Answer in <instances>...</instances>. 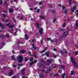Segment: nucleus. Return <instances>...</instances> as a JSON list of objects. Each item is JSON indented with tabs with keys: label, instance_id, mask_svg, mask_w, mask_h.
Instances as JSON below:
<instances>
[{
	"label": "nucleus",
	"instance_id": "69168bd1",
	"mask_svg": "<svg viewBox=\"0 0 78 78\" xmlns=\"http://www.w3.org/2000/svg\"><path fill=\"white\" fill-rule=\"evenodd\" d=\"M61 6V5L60 4H58V6Z\"/></svg>",
	"mask_w": 78,
	"mask_h": 78
},
{
	"label": "nucleus",
	"instance_id": "473e14b6",
	"mask_svg": "<svg viewBox=\"0 0 78 78\" xmlns=\"http://www.w3.org/2000/svg\"><path fill=\"white\" fill-rule=\"evenodd\" d=\"M33 59V57H32V58H31L30 59V61H32Z\"/></svg>",
	"mask_w": 78,
	"mask_h": 78
},
{
	"label": "nucleus",
	"instance_id": "bf43d9fd",
	"mask_svg": "<svg viewBox=\"0 0 78 78\" xmlns=\"http://www.w3.org/2000/svg\"><path fill=\"white\" fill-rule=\"evenodd\" d=\"M48 70L49 71H51V70H52V69H49Z\"/></svg>",
	"mask_w": 78,
	"mask_h": 78
},
{
	"label": "nucleus",
	"instance_id": "2f4dec72",
	"mask_svg": "<svg viewBox=\"0 0 78 78\" xmlns=\"http://www.w3.org/2000/svg\"><path fill=\"white\" fill-rule=\"evenodd\" d=\"M34 63V62H31L30 63V66H31V65H32V64H33Z\"/></svg>",
	"mask_w": 78,
	"mask_h": 78
},
{
	"label": "nucleus",
	"instance_id": "1a4fd4ad",
	"mask_svg": "<svg viewBox=\"0 0 78 78\" xmlns=\"http://www.w3.org/2000/svg\"><path fill=\"white\" fill-rule=\"evenodd\" d=\"M2 22H4L7 23L8 22V20H4V19L3 18H2Z\"/></svg>",
	"mask_w": 78,
	"mask_h": 78
},
{
	"label": "nucleus",
	"instance_id": "4c0bfd02",
	"mask_svg": "<svg viewBox=\"0 0 78 78\" xmlns=\"http://www.w3.org/2000/svg\"><path fill=\"white\" fill-rule=\"evenodd\" d=\"M39 11H40V9H38L37 11V12H39Z\"/></svg>",
	"mask_w": 78,
	"mask_h": 78
},
{
	"label": "nucleus",
	"instance_id": "f03ea898",
	"mask_svg": "<svg viewBox=\"0 0 78 78\" xmlns=\"http://www.w3.org/2000/svg\"><path fill=\"white\" fill-rule=\"evenodd\" d=\"M17 59L18 60L19 62H22L23 60V57L22 56H18L17 58Z\"/></svg>",
	"mask_w": 78,
	"mask_h": 78
},
{
	"label": "nucleus",
	"instance_id": "37998d69",
	"mask_svg": "<svg viewBox=\"0 0 78 78\" xmlns=\"http://www.w3.org/2000/svg\"><path fill=\"white\" fill-rule=\"evenodd\" d=\"M2 45H3V46L4 45H5V42H3L2 43Z\"/></svg>",
	"mask_w": 78,
	"mask_h": 78
},
{
	"label": "nucleus",
	"instance_id": "4be33fe9",
	"mask_svg": "<svg viewBox=\"0 0 78 78\" xmlns=\"http://www.w3.org/2000/svg\"><path fill=\"white\" fill-rule=\"evenodd\" d=\"M47 50V48H45L44 49L43 51L41 52V53H44V52L45 50Z\"/></svg>",
	"mask_w": 78,
	"mask_h": 78
},
{
	"label": "nucleus",
	"instance_id": "aec40b11",
	"mask_svg": "<svg viewBox=\"0 0 78 78\" xmlns=\"http://www.w3.org/2000/svg\"><path fill=\"white\" fill-rule=\"evenodd\" d=\"M51 12H52V13H53L54 14L56 13V11H55L54 10H52Z\"/></svg>",
	"mask_w": 78,
	"mask_h": 78
},
{
	"label": "nucleus",
	"instance_id": "09e8293b",
	"mask_svg": "<svg viewBox=\"0 0 78 78\" xmlns=\"http://www.w3.org/2000/svg\"><path fill=\"white\" fill-rule=\"evenodd\" d=\"M34 62L35 63H36V62H37V60H34Z\"/></svg>",
	"mask_w": 78,
	"mask_h": 78
},
{
	"label": "nucleus",
	"instance_id": "7ed1b4c3",
	"mask_svg": "<svg viewBox=\"0 0 78 78\" xmlns=\"http://www.w3.org/2000/svg\"><path fill=\"white\" fill-rule=\"evenodd\" d=\"M68 35V32L67 31H66L63 34V37H66V36H67Z\"/></svg>",
	"mask_w": 78,
	"mask_h": 78
},
{
	"label": "nucleus",
	"instance_id": "a878e982",
	"mask_svg": "<svg viewBox=\"0 0 78 78\" xmlns=\"http://www.w3.org/2000/svg\"><path fill=\"white\" fill-rule=\"evenodd\" d=\"M5 36L6 37H9V34H6Z\"/></svg>",
	"mask_w": 78,
	"mask_h": 78
},
{
	"label": "nucleus",
	"instance_id": "c756f323",
	"mask_svg": "<svg viewBox=\"0 0 78 78\" xmlns=\"http://www.w3.org/2000/svg\"><path fill=\"white\" fill-rule=\"evenodd\" d=\"M62 9H66V7H65V6H63L62 7Z\"/></svg>",
	"mask_w": 78,
	"mask_h": 78
},
{
	"label": "nucleus",
	"instance_id": "c9c22d12",
	"mask_svg": "<svg viewBox=\"0 0 78 78\" xmlns=\"http://www.w3.org/2000/svg\"><path fill=\"white\" fill-rule=\"evenodd\" d=\"M57 56H58V55H55L54 56V57L55 58H56V57H57Z\"/></svg>",
	"mask_w": 78,
	"mask_h": 78
},
{
	"label": "nucleus",
	"instance_id": "b1692460",
	"mask_svg": "<svg viewBox=\"0 0 78 78\" xmlns=\"http://www.w3.org/2000/svg\"><path fill=\"white\" fill-rule=\"evenodd\" d=\"M42 1H41L40 2H39V5H42Z\"/></svg>",
	"mask_w": 78,
	"mask_h": 78
},
{
	"label": "nucleus",
	"instance_id": "6e6d98bb",
	"mask_svg": "<svg viewBox=\"0 0 78 78\" xmlns=\"http://www.w3.org/2000/svg\"><path fill=\"white\" fill-rule=\"evenodd\" d=\"M34 58H35V59H36V55H34Z\"/></svg>",
	"mask_w": 78,
	"mask_h": 78
},
{
	"label": "nucleus",
	"instance_id": "a18cd8bd",
	"mask_svg": "<svg viewBox=\"0 0 78 78\" xmlns=\"http://www.w3.org/2000/svg\"><path fill=\"white\" fill-rule=\"evenodd\" d=\"M67 10H65V14H66V13H67Z\"/></svg>",
	"mask_w": 78,
	"mask_h": 78
},
{
	"label": "nucleus",
	"instance_id": "49530a36",
	"mask_svg": "<svg viewBox=\"0 0 78 78\" xmlns=\"http://www.w3.org/2000/svg\"><path fill=\"white\" fill-rule=\"evenodd\" d=\"M53 50H54V51H57V49L56 48H54L53 49Z\"/></svg>",
	"mask_w": 78,
	"mask_h": 78
},
{
	"label": "nucleus",
	"instance_id": "f3484780",
	"mask_svg": "<svg viewBox=\"0 0 78 78\" xmlns=\"http://www.w3.org/2000/svg\"><path fill=\"white\" fill-rule=\"evenodd\" d=\"M14 26L13 25H10L9 26L10 28H14Z\"/></svg>",
	"mask_w": 78,
	"mask_h": 78
},
{
	"label": "nucleus",
	"instance_id": "9d476101",
	"mask_svg": "<svg viewBox=\"0 0 78 78\" xmlns=\"http://www.w3.org/2000/svg\"><path fill=\"white\" fill-rule=\"evenodd\" d=\"M25 69H23L22 70V73L23 75H24L25 74Z\"/></svg>",
	"mask_w": 78,
	"mask_h": 78
},
{
	"label": "nucleus",
	"instance_id": "72a5a7b5",
	"mask_svg": "<svg viewBox=\"0 0 78 78\" xmlns=\"http://www.w3.org/2000/svg\"><path fill=\"white\" fill-rule=\"evenodd\" d=\"M47 40L48 41H51V38H47Z\"/></svg>",
	"mask_w": 78,
	"mask_h": 78
},
{
	"label": "nucleus",
	"instance_id": "58836bf2",
	"mask_svg": "<svg viewBox=\"0 0 78 78\" xmlns=\"http://www.w3.org/2000/svg\"><path fill=\"white\" fill-rule=\"evenodd\" d=\"M58 72L59 73H61V72H62V71H61V70H59L58 71Z\"/></svg>",
	"mask_w": 78,
	"mask_h": 78
},
{
	"label": "nucleus",
	"instance_id": "4468645a",
	"mask_svg": "<svg viewBox=\"0 0 78 78\" xmlns=\"http://www.w3.org/2000/svg\"><path fill=\"white\" fill-rule=\"evenodd\" d=\"M25 39L26 40H27V39H28V35L25 34Z\"/></svg>",
	"mask_w": 78,
	"mask_h": 78
},
{
	"label": "nucleus",
	"instance_id": "f704fd0d",
	"mask_svg": "<svg viewBox=\"0 0 78 78\" xmlns=\"http://www.w3.org/2000/svg\"><path fill=\"white\" fill-rule=\"evenodd\" d=\"M75 54L76 55H78V51H76Z\"/></svg>",
	"mask_w": 78,
	"mask_h": 78
},
{
	"label": "nucleus",
	"instance_id": "cd10ccee",
	"mask_svg": "<svg viewBox=\"0 0 78 78\" xmlns=\"http://www.w3.org/2000/svg\"><path fill=\"white\" fill-rule=\"evenodd\" d=\"M69 5H70L71 4V1L70 0H69Z\"/></svg>",
	"mask_w": 78,
	"mask_h": 78
},
{
	"label": "nucleus",
	"instance_id": "8fccbe9b",
	"mask_svg": "<svg viewBox=\"0 0 78 78\" xmlns=\"http://www.w3.org/2000/svg\"><path fill=\"white\" fill-rule=\"evenodd\" d=\"M56 67H57V66H54L53 67V69H55V68H56Z\"/></svg>",
	"mask_w": 78,
	"mask_h": 78
},
{
	"label": "nucleus",
	"instance_id": "393cba45",
	"mask_svg": "<svg viewBox=\"0 0 78 78\" xmlns=\"http://www.w3.org/2000/svg\"><path fill=\"white\" fill-rule=\"evenodd\" d=\"M32 47L34 48V49H36V47L34 46V44H32Z\"/></svg>",
	"mask_w": 78,
	"mask_h": 78
},
{
	"label": "nucleus",
	"instance_id": "5fc2aeb1",
	"mask_svg": "<svg viewBox=\"0 0 78 78\" xmlns=\"http://www.w3.org/2000/svg\"><path fill=\"white\" fill-rule=\"evenodd\" d=\"M37 7H35V8H34V10H35V11H36V9H37Z\"/></svg>",
	"mask_w": 78,
	"mask_h": 78
},
{
	"label": "nucleus",
	"instance_id": "774afa93",
	"mask_svg": "<svg viewBox=\"0 0 78 78\" xmlns=\"http://www.w3.org/2000/svg\"><path fill=\"white\" fill-rule=\"evenodd\" d=\"M45 73H48V71H46L45 72Z\"/></svg>",
	"mask_w": 78,
	"mask_h": 78
},
{
	"label": "nucleus",
	"instance_id": "6ab92c4d",
	"mask_svg": "<svg viewBox=\"0 0 78 78\" xmlns=\"http://www.w3.org/2000/svg\"><path fill=\"white\" fill-rule=\"evenodd\" d=\"M37 28H39V23H37Z\"/></svg>",
	"mask_w": 78,
	"mask_h": 78
},
{
	"label": "nucleus",
	"instance_id": "ddd939ff",
	"mask_svg": "<svg viewBox=\"0 0 78 78\" xmlns=\"http://www.w3.org/2000/svg\"><path fill=\"white\" fill-rule=\"evenodd\" d=\"M22 66V64H19L18 66L17 67V69H20V66Z\"/></svg>",
	"mask_w": 78,
	"mask_h": 78
},
{
	"label": "nucleus",
	"instance_id": "5701e85b",
	"mask_svg": "<svg viewBox=\"0 0 78 78\" xmlns=\"http://www.w3.org/2000/svg\"><path fill=\"white\" fill-rule=\"evenodd\" d=\"M3 4V1L2 0H0V5H1Z\"/></svg>",
	"mask_w": 78,
	"mask_h": 78
},
{
	"label": "nucleus",
	"instance_id": "c03bdc74",
	"mask_svg": "<svg viewBox=\"0 0 78 78\" xmlns=\"http://www.w3.org/2000/svg\"><path fill=\"white\" fill-rule=\"evenodd\" d=\"M2 15L4 17V18H5V14H3Z\"/></svg>",
	"mask_w": 78,
	"mask_h": 78
},
{
	"label": "nucleus",
	"instance_id": "603ef678",
	"mask_svg": "<svg viewBox=\"0 0 78 78\" xmlns=\"http://www.w3.org/2000/svg\"><path fill=\"white\" fill-rule=\"evenodd\" d=\"M51 42L53 43V40H50Z\"/></svg>",
	"mask_w": 78,
	"mask_h": 78
},
{
	"label": "nucleus",
	"instance_id": "39448f33",
	"mask_svg": "<svg viewBox=\"0 0 78 78\" xmlns=\"http://www.w3.org/2000/svg\"><path fill=\"white\" fill-rule=\"evenodd\" d=\"M76 7L75 6H74L73 7V9H71V11L72 12H74V11H75V10H76Z\"/></svg>",
	"mask_w": 78,
	"mask_h": 78
},
{
	"label": "nucleus",
	"instance_id": "13d9d810",
	"mask_svg": "<svg viewBox=\"0 0 78 78\" xmlns=\"http://www.w3.org/2000/svg\"><path fill=\"white\" fill-rule=\"evenodd\" d=\"M58 41V39H57L55 40V42H57Z\"/></svg>",
	"mask_w": 78,
	"mask_h": 78
},
{
	"label": "nucleus",
	"instance_id": "ea45409f",
	"mask_svg": "<svg viewBox=\"0 0 78 78\" xmlns=\"http://www.w3.org/2000/svg\"><path fill=\"white\" fill-rule=\"evenodd\" d=\"M12 66H13V67H16V65H12Z\"/></svg>",
	"mask_w": 78,
	"mask_h": 78
},
{
	"label": "nucleus",
	"instance_id": "423d86ee",
	"mask_svg": "<svg viewBox=\"0 0 78 78\" xmlns=\"http://www.w3.org/2000/svg\"><path fill=\"white\" fill-rule=\"evenodd\" d=\"M75 25H76V27L75 28L76 29V28L78 27V20L76 22Z\"/></svg>",
	"mask_w": 78,
	"mask_h": 78
},
{
	"label": "nucleus",
	"instance_id": "0eeeda50",
	"mask_svg": "<svg viewBox=\"0 0 78 78\" xmlns=\"http://www.w3.org/2000/svg\"><path fill=\"white\" fill-rule=\"evenodd\" d=\"M9 75H13V72L12 70H10L9 72Z\"/></svg>",
	"mask_w": 78,
	"mask_h": 78
},
{
	"label": "nucleus",
	"instance_id": "e2e57ef3",
	"mask_svg": "<svg viewBox=\"0 0 78 78\" xmlns=\"http://www.w3.org/2000/svg\"><path fill=\"white\" fill-rule=\"evenodd\" d=\"M15 34H17V31H16L14 33Z\"/></svg>",
	"mask_w": 78,
	"mask_h": 78
},
{
	"label": "nucleus",
	"instance_id": "dca6fc26",
	"mask_svg": "<svg viewBox=\"0 0 78 78\" xmlns=\"http://www.w3.org/2000/svg\"><path fill=\"white\" fill-rule=\"evenodd\" d=\"M0 27H1L2 29H3V25L2 24V23H0Z\"/></svg>",
	"mask_w": 78,
	"mask_h": 78
},
{
	"label": "nucleus",
	"instance_id": "f257e3e1",
	"mask_svg": "<svg viewBox=\"0 0 78 78\" xmlns=\"http://www.w3.org/2000/svg\"><path fill=\"white\" fill-rule=\"evenodd\" d=\"M71 61H72L73 65L75 66L76 68H78V65L77 64H76V62H75V61L74 59V58L73 57H71Z\"/></svg>",
	"mask_w": 78,
	"mask_h": 78
},
{
	"label": "nucleus",
	"instance_id": "412c9836",
	"mask_svg": "<svg viewBox=\"0 0 78 78\" xmlns=\"http://www.w3.org/2000/svg\"><path fill=\"white\" fill-rule=\"evenodd\" d=\"M74 74V72L73 71H72L71 72V74L72 75H73V74Z\"/></svg>",
	"mask_w": 78,
	"mask_h": 78
},
{
	"label": "nucleus",
	"instance_id": "e433bc0d",
	"mask_svg": "<svg viewBox=\"0 0 78 78\" xmlns=\"http://www.w3.org/2000/svg\"><path fill=\"white\" fill-rule=\"evenodd\" d=\"M66 26V23H64L63 24V27H65Z\"/></svg>",
	"mask_w": 78,
	"mask_h": 78
},
{
	"label": "nucleus",
	"instance_id": "4d7b16f0",
	"mask_svg": "<svg viewBox=\"0 0 78 78\" xmlns=\"http://www.w3.org/2000/svg\"><path fill=\"white\" fill-rule=\"evenodd\" d=\"M75 47H76V48H77V49H78V46L76 45V46H75Z\"/></svg>",
	"mask_w": 78,
	"mask_h": 78
},
{
	"label": "nucleus",
	"instance_id": "9b49d317",
	"mask_svg": "<svg viewBox=\"0 0 78 78\" xmlns=\"http://www.w3.org/2000/svg\"><path fill=\"white\" fill-rule=\"evenodd\" d=\"M11 58L12 60H15V61H16L17 60V59L16 58H15L14 57L13 55H12L11 57Z\"/></svg>",
	"mask_w": 78,
	"mask_h": 78
},
{
	"label": "nucleus",
	"instance_id": "f8f14e48",
	"mask_svg": "<svg viewBox=\"0 0 78 78\" xmlns=\"http://www.w3.org/2000/svg\"><path fill=\"white\" fill-rule=\"evenodd\" d=\"M25 50H22L20 51V53H23V54L25 53Z\"/></svg>",
	"mask_w": 78,
	"mask_h": 78
},
{
	"label": "nucleus",
	"instance_id": "bb28decb",
	"mask_svg": "<svg viewBox=\"0 0 78 78\" xmlns=\"http://www.w3.org/2000/svg\"><path fill=\"white\" fill-rule=\"evenodd\" d=\"M40 17L42 19H44V17L42 16H40Z\"/></svg>",
	"mask_w": 78,
	"mask_h": 78
},
{
	"label": "nucleus",
	"instance_id": "20e7f679",
	"mask_svg": "<svg viewBox=\"0 0 78 78\" xmlns=\"http://www.w3.org/2000/svg\"><path fill=\"white\" fill-rule=\"evenodd\" d=\"M39 31L40 32V33L41 34H42V31H43V29L42 28H41L39 29Z\"/></svg>",
	"mask_w": 78,
	"mask_h": 78
},
{
	"label": "nucleus",
	"instance_id": "680f3d73",
	"mask_svg": "<svg viewBox=\"0 0 78 78\" xmlns=\"http://www.w3.org/2000/svg\"><path fill=\"white\" fill-rule=\"evenodd\" d=\"M12 53H14V51L12 50Z\"/></svg>",
	"mask_w": 78,
	"mask_h": 78
},
{
	"label": "nucleus",
	"instance_id": "3c124183",
	"mask_svg": "<svg viewBox=\"0 0 78 78\" xmlns=\"http://www.w3.org/2000/svg\"><path fill=\"white\" fill-rule=\"evenodd\" d=\"M34 41H35L34 40V39H33L32 40V42H34Z\"/></svg>",
	"mask_w": 78,
	"mask_h": 78
},
{
	"label": "nucleus",
	"instance_id": "2eb2a0df",
	"mask_svg": "<svg viewBox=\"0 0 78 78\" xmlns=\"http://www.w3.org/2000/svg\"><path fill=\"white\" fill-rule=\"evenodd\" d=\"M76 16H77V17H78V10H76Z\"/></svg>",
	"mask_w": 78,
	"mask_h": 78
},
{
	"label": "nucleus",
	"instance_id": "7c9ffc66",
	"mask_svg": "<svg viewBox=\"0 0 78 78\" xmlns=\"http://www.w3.org/2000/svg\"><path fill=\"white\" fill-rule=\"evenodd\" d=\"M56 19H54L53 20V23H55V22H56Z\"/></svg>",
	"mask_w": 78,
	"mask_h": 78
},
{
	"label": "nucleus",
	"instance_id": "a19ab883",
	"mask_svg": "<svg viewBox=\"0 0 78 78\" xmlns=\"http://www.w3.org/2000/svg\"><path fill=\"white\" fill-rule=\"evenodd\" d=\"M27 61H28V59L27 58H25V61L27 62Z\"/></svg>",
	"mask_w": 78,
	"mask_h": 78
},
{
	"label": "nucleus",
	"instance_id": "864d4df0",
	"mask_svg": "<svg viewBox=\"0 0 78 78\" xmlns=\"http://www.w3.org/2000/svg\"><path fill=\"white\" fill-rule=\"evenodd\" d=\"M49 55V54L48 53H47L46 54L47 56H48V55Z\"/></svg>",
	"mask_w": 78,
	"mask_h": 78
},
{
	"label": "nucleus",
	"instance_id": "79ce46f5",
	"mask_svg": "<svg viewBox=\"0 0 78 78\" xmlns=\"http://www.w3.org/2000/svg\"><path fill=\"white\" fill-rule=\"evenodd\" d=\"M43 41V40H41V44H43V43L42 42Z\"/></svg>",
	"mask_w": 78,
	"mask_h": 78
},
{
	"label": "nucleus",
	"instance_id": "c85d7f7f",
	"mask_svg": "<svg viewBox=\"0 0 78 78\" xmlns=\"http://www.w3.org/2000/svg\"><path fill=\"white\" fill-rule=\"evenodd\" d=\"M40 78H43V75H40Z\"/></svg>",
	"mask_w": 78,
	"mask_h": 78
},
{
	"label": "nucleus",
	"instance_id": "de8ad7c7",
	"mask_svg": "<svg viewBox=\"0 0 78 78\" xmlns=\"http://www.w3.org/2000/svg\"><path fill=\"white\" fill-rule=\"evenodd\" d=\"M61 67L62 69H64V66H61Z\"/></svg>",
	"mask_w": 78,
	"mask_h": 78
},
{
	"label": "nucleus",
	"instance_id": "338daca9",
	"mask_svg": "<svg viewBox=\"0 0 78 78\" xmlns=\"http://www.w3.org/2000/svg\"><path fill=\"white\" fill-rule=\"evenodd\" d=\"M9 24L7 23V26H9Z\"/></svg>",
	"mask_w": 78,
	"mask_h": 78
},
{
	"label": "nucleus",
	"instance_id": "a211bd4d",
	"mask_svg": "<svg viewBox=\"0 0 78 78\" xmlns=\"http://www.w3.org/2000/svg\"><path fill=\"white\" fill-rule=\"evenodd\" d=\"M12 11H13V10L12 9H10L9 10V12H12Z\"/></svg>",
	"mask_w": 78,
	"mask_h": 78
},
{
	"label": "nucleus",
	"instance_id": "0e129e2a",
	"mask_svg": "<svg viewBox=\"0 0 78 78\" xmlns=\"http://www.w3.org/2000/svg\"><path fill=\"white\" fill-rule=\"evenodd\" d=\"M22 78H28L27 77L24 76V77H23Z\"/></svg>",
	"mask_w": 78,
	"mask_h": 78
},
{
	"label": "nucleus",
	"instance_id": "052dcab7",
	"mask_svg": "<svg viewBox=\"0 0 78 78\" xmlns=\"http://www.w3.org/2000/svg\"><path fill=\"white\" fill-rule=\"evenodd\" d=\"M65 53H66V54L68 53V52H67V51H65Z\"/></svg>",
	"mask_w": 78,
	"mask_h": 78
},
{
	"label": "nucleus",
	"instance_id": "6e6552de",
	"mask_svg": "<svg viewBox=\"0 0 78 78\" xmlns=\"http://www.w3.org/2000/svg\"><path fill=\"white\" fill-rule=\"evenodd\" d=\"M47 62L48 63H51L53 62V60H48L47 61Z\"/></svg>",
	"mask_w": 78,
	"mask_h": 78
}]
</instances>
